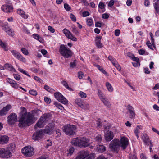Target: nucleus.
I'll use <instances>...</instances> for the list:
<instances>
[{
	"instance_id": "f257e3e1",
	"label": "nucleus",
	"mask_w": 159,
	"mask_h": 159,
	"mask_svg": "<svg viewBox=\"0 0 159 159\" xmlns=\"http://www.w3.org/2000/svg\"><path fill=\"white\" fill-rule=\"evenodd\" d=\"M33 117V115L30 112L23 114L19 121V126L22 128L29 126V124L32 122Z\"/></svg>"
},
{
	"instance_id": "f03ea898",
	"label": "nucleus",
	"mask_w": 159,
	"mask_h": 159,
	"mask_svg": "<svg viewBox=\"0 0 159 159\" xmlns=\"http://www.w3.org/2000/svg\"><path fill=\"white\" fill-rule=\"evenodd\" d=\"M59 52L61 56L65 58L70 57L72 55L71 50L63 44L60 45L59 49Z\"/></svg>"
},
{
	"instance_id": "7ed1b4c3",
	"label": "nucleus",
	"mask_w": 159,
	"mask_h": 159,
	"mask_svg": "<svg viewBox=\"0 0 159 159\" xmlns=\"http://www.w3.org/2000/svg\"><path fill=\"white\" fill-rule=\"evenodd\" d=\"M76 126L74 125H66L64 126L62 129L65 134L68 136L73 135L75 134Z\"/></svg>"
},
{
	"instance_id": "20e7f679",
	"label": "nucleus",
	"mask_w": 159,
	"mask_h": 159,
	"mask_svg": "<svg viewBox=\"0 0 159 159\" xmlns=\"http://www.w3.org/2000/svg\"><path fill=\"white\" fill-rule=\"evenodd\" d=\"M94 157L87 151H80L78 153L75 159H93Z\"/></svg>"
},
{
	"instance_id": "39448f33",
	"label": "nucleus",
	"mask_w": 159,
	"mask_h": 159,
	"mask_svg": "<svg viewBox=\"0 0 159 159\" xmlns=\"http://www.w3.org/2000/svg\"><path fill=\"white\" fill-rule=\"evenodd\" d=\"M21 152L25 156L30 157L34 154V149L31 147L26 146L22 149Z\"/></svg>"
},
{
	"instance_id": "423d86ee",
	"label": "nucleus",
	"mask_w": 159,
	"mask_h": 159,
	"mask_svg": "<svg viewBox=\"0 0 159 159\" xmlns=\"http://www.w3.org/2000/svg\"><path fill=\"white\" fill-rule=\"evenodd\" d=\"M119 144L120 146L123 149H125L128 146L129 142L128 139L124 136L121 137L120 140L118 139Z\"/></svg>"
},
{
	"instance_id": "0eeeda50",
	"label": "nucleus",
	"mask_w": 159,
	"mask_h": 159,
	"mask_svg": "<svg viewBox=\"0 0 159 159\" xmlns=\"http://www.w3.org/2000/svg\"><path fill=\"white\" fill-rule=\"evenodd\" d=\"M118 142V139H114L110 143L109 147L112 151H116L119 149L120 146Z\"/></svg>"
},
{
	"instance_id": "6e6552de",
	"label": "nucleus",
	"mask_w": 159,
	"mask_h": 159,
	"mask_svg": "<svg viewBox=\"0 0 159 159\" xmlns=\"http://www.w3.org/2000/svg\"><path fill=\"white\" fill-rule=\"evenodd\" d=\"M55 98L60 102L64 104H66L68 103L67 100L60 93L58 92L54 93Z\"/></svg>"
},
{
	"instance_id": "1a4fd4ad",
	"label": "nucleus",
	"mask_w": 159,
	"mask_h": 159,
	"mask_svg": "<svg viewBox=\"0 0 159 159\" xmlns=\"http://www.w3.org/2000/svg\"><path fill=\"white\" fill-rule=\"evenodd\" d=\"M11 157L10 152L8 151L7 149L0 148V157L8 158Z\"/></svg>"
},
{
	"instance_id": "9d476101",
	"label": "nucleus",
	"mask_w": 159,
	"mask_h": 159,
	"mask_svg": "<svg viewBox=\"0 0 159 159\" xmlns=\"http://www.w3.org/2000/svg\"><path fill=\"white\" fill-rule=\"evenodd\" d=\"M11 52L15 57L18 60L24 63L26 62V59L16 51L12 50L11 51Z\"/></svg>"
},
{
	"instance_id": "9b49d317",
	"label": "nucleus",
	"mask_w": 159,
	"mask_h": 159,
	"mask_svg": "<svg viewBox=\"0 0 159 159\" xmlns=\"http://www.w3.org/2000/svg\"><path fill=\"white\" fill-rule=\"evenodd\" d=\"M62 31L66 36L68 39L74 41H76L77 40V39L67 29L65 28Z\"/></svg>"
},
{
	"instance_id": "f8f14e48",
	"label": "nucleus",
	"mask_w": 159,
	"mask_h": 159,
	"mask_svg": "<svg viewBox=\"0 0 159 159\" xmlns=\"http://www.w3.org/2000/svg\"><path fill=\"white\" fill-rule=\"evenodd\" d=\"M17 120V116L15 113L11 114L8 117V121L11 125L14 124Z\"/></svg>"
},
{
	"instance_id": "ddd939ff",
	"label": "nucleus",
	"mask_w": 159,
	"mask_h": 159,
	"mask_svg": "<svg viewBox=\"0 0 159 159\" xmlns=\"http://www.w3.org/2000/svg\"><path fill=\"white\" fill-rule=\"evenodd\" d=\"M43 131L41 129L34 133L32 137L34 140H37L43 137Z\"/></svg>"
},
{
	"instance_id": "4468645a",
	"label": "nucleus",
	"mask_w": 159,
	"mask_h": 159,
	"mask_svg": "<svg viewBox=\"0 0 159 159\" xmlns=\"http://www.w3.org/2000/svg\"><path fill=\"white\" fill-rule=\"evenodd\" d=\"M54 129L53 126L49 124L46 126L45 128L43 131V133H45L51 135L52 134L53 132Z\"/></svg>"
},
{
	"instance_id": "2eb2a0df",
	"label": "nucleus",
	"mask_w": 159,
	"mask_h": 159,
	"mask_svg": "<svg viewBox=\"0 0 159 159\" xmlns=\"http://www.w3.org/2000/svg\"><path fill=\"white\" fill-rule=\"evenodd\" d=\"M108 58L109 60L112 62L113 65L119 70L120 71L121 70V68L120 66L118 64L116 60L111 56H109Z\"/></svg>"
},
{
	"instance_id": "dca6fc26",
	"label": "nucleus",
	"mask_w": 159,
	"mask_h": 159,
	"mask_svg": "<svg viewBox=\"0 0 159 159\" xmlns=\"http://www.w3.org/2000/svg\"><path fill=\"white\" fill-rule=\"evenodd\" d=\"M80 143L79 147H86L88 145V143L89 141V140L86 138H80Z\"/></svg>"
},
{
	"instance_id": "f3484780",
	"label": "nucleus",
	"mask_w": 159,
	"mask_h": 159,
	"mask_svg": "<svg viewBox=\"0 0 159 159\" xmlns=\"http://www.w3.org/2000/svg\"><path fill=\"white\" fill-rule=\"evenodd\" d=\"M114 136L113 132L110 131H107L105 133L104 137L107 141H111L113 139Z\"/></svg>"
},
{
	"instance_id": "a211bd4d",
	"label": "nucleus",
	"mask_w": 159,
	"mask_h": 159,
	"mask_svg": "<svg viewBox=\"0 0 159 159\" xmlns=\"http://www.w3.org/2000/svg\"><path fill=\"white\" fill-rule=\"evenodd\" d=\"M127 108L129 113V118L131 119L134 118L135 113L133 107L130 105H128Z\"/></svg>"
},
{
	"instance_id": "6ab92c4d",
	"label": "nucleus",
	"mask_w": 159,
	"mask_h": 159,
	"mask_svg": "<svg viewBox=\"0 0 159 159\" xmlns=\"http://www.w3.org/2000/svg\"><path fill=\"white\" fill-rule=\"evenodd\" d=\"M2 29L6 32L7 34L11 36H13L14 35V33L10 27L7 25H5L2 26Z\"/></svg>"
},
{
	"instance_id": "aec40b11",
	"label": "nucleus",
	"mask_w": 159,
	"mask_h": 159,
	"mask_svg": "<svg viewBox=\"0 0 159 159\" xmlns=\"http://www.w3.org/2000/svg\"><path fill=\"white\" fill-rule=\"evenodd\" d=\"M1 9L4 12L7 13L12 12L13 8L10 5H4L2 6Z\"/></svg>"
},
{
	"instance_id": "412c9836",
	"label": "nucleus",
	"mask_w": 159,
	"mask_h": 159,
	"mask_svg": "<svg viewBox=\"0 0 159 159\" xmlns=\"http://www.w3.org/2000/svg\"><path fill=\"white\" fill-rule=\"evenodd\" d=\"M141 139L144 142V144L149 145V142L150 141L147 134L145 133H143L141 135Z\"/></svg>"
},
{
	"instance_id": "4be33fe9",
	"label": "nucleus",
	"mask_w": 159,
	"mask_h": 159,
	"mask_svg": "<svg viewBox=\"0 0 159 159\" xmlns=\"http://www.w3.org/2000/svg\"><path fill=\"white\" fill-rule=\"evenodd\" d=\"M11 106L7 105L2 110H0V115L3 116L6 115L7 112L11 108Z\"/></svg>"
},
{
	"instance_id": "5701e85b",
	"label": "nucleus",
	"mask_w": 159,
	"mask_h": 159,
	"mask_svg": "<svg viewBox=\"0 0 159 159\" xmlns=\"http://www.w3.org/2000/svg\"><path fill=\"white\" fill-rule=\"evenodd\" d=\"M46 122V121L44 118L41 117L34 126V128H36L37 127L39 128L42 127L43 125V123Z\"/></svg>"
},
{
	"instance_id": "b1692460",
	"label": "nucleus",
	"mask_w": 159,
	"mask_h": 159,
	"mask_svg": "<svg viewBox=\"0 0 159 159\" xmlns=\"http://www.w3.org/2000/svg\"><path fill=\"white\" fill-rule=\"evenodd\" d=\"M9 139V138L6 135L0 136V144H4L7 143Z\"/></svg>"
},
{
	"instance_id": "393cba45",
	"label": "nucleus",
	"mask_w": 159,
	"mask_h": 159,
	"mask_svg": "<svg viewBox=\"0 0 159 159\" xmlns=\"http://www.w3.org/2000/svg\"><path fill=\"white\" fill-rule=\"evenodd\" d=\"M101 36L96 37L95 39V43L96 46L98 48H101L103 47L102 44L101 43Z\"/></svg>"
},
{
	"instance_id": "a878e982",
	"label": "nucleus",
	"mask_w": 159,
	"mask_h": 159,
	"mask_svg": "<svg viewBox=\"0 0 159 159\" xmlns=\"http://www.w3.org/2000/svg\"><path fill=\"white\" fill-rule=\"evenodd\" d=\"M101 101L108 108L110 109L111 108V105L106 97L102 100Z\"/></svg>"
},
{
	"instance_id": "bb28decb",
	"label": "nucleus",
	"mask_w": 159,
	"mask_h": 159,
	"mask_svg": "<svg viewBox=\"0 0 159 159\" xmlns=\"http://www.w3.org/2000/svg\"><path fill=\"white\" fill-rule=\"evenodd\" d=\"M75 103L79 106L81 108H82V107H83V105L84 104V102L83 100L81 98H77L75 100Z\"/></svg>"
},
{
	"instance_id": "cd10ccee",
	"label": "nucleus",
	"mask_w": 159,
	"mask_h": 159,
	"mask_svg": "<svg viewBox=\"0 0 159 159\" xmlns=\"http://www.w3.org/2000/svg\"><path fill=\"white\" fill-rule=\"evenodd\" d=\"M15 146L14 144H11L7 148L8 151L10 152L11 155L12 152H13L15 151Z\"/></svg>"
},
{
	"instance_id": "c85d7f7f",
	"label": "nucleus",
	"mask_w": 159,
	"mask_h": 159,
	"mask_svg": "<svg viewBox=\"0 0 159 159\" xmlns=\"http://www.w3.org/2000/svg\"><path fill=\"white\" fill-rule=\"evenodd\" d=\"M80 138H77L73 139L71 142V143L73 145L79 146V143H80Z\"/></svg>"
},
{
	"instance_id": "c756f323",
	"label": "nucleus",
	"mask_w": 159,
	"mask_h": 159,
	"mask_svg": "<svg viewBox=\"0 0 159 159\" xmlns=\"http://www.w3.org/2000/svg\"><path fill=\"white\" fill-rule=\"evenodd\" d=\"M17 13L20 15L21 16L24 18L26 19L28 18V16L25 14V12L23 11L20 9H18L17 11Z\"/></svg>"
},
{
	"instance_id": "7c9ffc66",
	"label": "nucleus",
	"mask_w": 159,
	"mask_h": 159,
	"mask_svg": "<svg viewBox=\"0 0 159 159\" xmlns=\"http://www.w3.org/2000/svg\"><path fill=\"white\" fill-rule=\"evenodd\" d=\"M33 37L41 43H42L43 41V39L42 37L40 36L38 34H33Z\"/></svg>"
},
{
	"instance_id": "2f4dec72",
	"label": "nucleus",
	"mask_w": 159,
	"mask_h": 159,
	"mask_svg": "<svg viewBox=\"0 0 159 159\" xmlns=\"http://www.w3.org/2000/svg\"><path fill=\"white\" fill-rule=\"evenodd\" d=\"M97 150L100 153L104 152L106 150V148L102 145H98L97 147Z\"/></svg>"
},
{
	"instance_id": "473e14b6",
	"label": "nucleus",
	"mask_w": 159,
	"mask_h": 159,
	"mask_svg": "<svg viewBox=\"0 0 159 159\" xmlns=\"http://www.w3.org/2000/svg\"><path fill=\"white\" fill-rule=\"evenodd\" d=\"M106 86L108 91L110 92H112L113 90V89L111 84L109 82H106L105 83Z\"/></svg>"
},
{
	"instance_id": "72a5a7b5",
	"label": "nucleus",
	"mask_w": 159,
	"mask_h": 159,
	"mask_svg": "<svg viewBox=\"0 0 159 159\" xmlns=\"http://www.w3.org/2000/svg\"><path fill=\"white\" fill-rule=\"evenodd\" d=\"M86 23L87 25L89 27H90L92 25H93V22L92 18H87Z\"/></svg>"
},
{
	"instance_id": "f704fd0d",
	"label": "nucleus",
	"mask_w": 159,
	"mask_h": 159,
	"mask_svg": "<svg viewBox=\"0 0 159 159\" xmlns=\"http://www.w3.org/2000/svg\"><path fill=\"white\" fill-rule=\"evenodd\" d=\"M143 128V126L141 125H137L134 129V134H139L140 133L139 129L142 130Z\"/></svg>"
},
{
	"instance_id": "c9c22d12",
	"label": "nucleus",
	"mask_w": 159,
	"mask_h": 159,
	"mask_svg": "<svg viewBox=\"0 0 159 159\" xmlns=\"http://www.w3.org/2000/svg\"><path fill=\"white\" fill-rule=\"evenodd\" d=\"M105 5L102 2H100L99 3L98 7L102 10V12L105 11Z\"/></svg>"
},
{
	"instance_id": "e433bc0d",
	"label": "nucleus",
	"mask_w": 159,
	"mask_h": 159,
	"mask_svg": "<svg viewBox=\"0 0 159 159\" xmlns=\"http://www.w3.org/2000/svg\"><path fill=\"white\" fill-rule=\"evenodd\" d=\"M72 31L75 35H78L79 34V31L77 30L76 27L75 26H72Z\"/></svg>"
},
{
	"instance_id": "4c0bfd02",
	"label": "nucleus",
	"mask_w": 159,
	"mask_h": 159,
	"mask_svg": "<svg viewBox=\"0 0 159 159\" xmlns=\"http://www.w3.org/2000/svg\"><path fill=\"white\" fill-rule=\"evenodd\" d=\"M153 6L156 13L159 14V4L156 2L153 4Z\"/></svg>"
},
{
	"instance_id": "58836bf2",
	"label": "nucleus",
	"mask_w": 159,
	"mask_h": 159,
	"mask_svg": "<svg viewBox=\"0 0 159 159\" xmlns=\"http://www.w3.org/2000/svg\"><path fill=\"white\" fill-rule=\"evenodd\" d=\"M98 95L101 101L106 97L104 94L100 90H98Z\"/></svg>"
},
{
	"instance_id": "ea45409f",
	"label": "nucleus",
	"mask_w": 159,
	"mask_h": 159,
	"mask_svg": "<svg viewBox=\"0 0 159 159\" xmlns=\"http://www.w3.org/2000/svg\"><path fill=\"white\" fill-rule=\"evenodd\" d=\"M61 83L64 87H65L66 89H68L70 91L72 90V89L71 88H70L69 87L68 84L65 80H63L61 82Z\"/></svg>"
},
{
	"instance_id": "a19ab883",
	"label": "nucleus",
	"mask_w": 159,
	"mask_h": 159,
	"mask_svg": "<svg viewBox=\"0 0 159 159\" xmlns=\"http://www.w3.org/2000/svg\"><path fill=\"white\" fill-rule=\"evenodd\" d=\"M54 104L58 108L60 109V110H62L64 109V108L63 107V106L58 102H55L54 103Z\"/></svg>"
},
{
	"instance_id": "79ce46f5",
	"label": "nucleus",
	"mask_w": 159,
	"mask_h": 159,
	"mask_svg": "<svg viewBox=\"0 0 159 159\" xmlns=\"http://www.w3.org/2000/svg\"><path fill=\"white\" fill-rule=\"evenodd\" d=\"M55 131L56 132V137H59L61 135V131L60 129H55Z\"/></svg>"
},
{
	"instance_id": "37998d69",
	"label": "nucleus",
	"mask_w": 159,
	"mask_h": 159,
	"mask_svg": "<svg viewBox=\"0 0 159 159\" xmlns=\"http://www.w3.org/2000/svg\"><path fill=\"white\" fill-rule=\"evenodd\" d=\"M51 115L49 113L48 114H45L43 115L41 117H43L45 119V120L47 121H48V119L50 117H51Z\"/></svg>"
},
{
	"instance_id": "c03bdc74",
	"label": "nucleus",
	"mask_w": 159,
	"mask_h": 159,
	"mask_svg": "<svg viewBox=\"0 0 159 159\" xmlns=\"http://www.w3.org/2000/svg\"><path fill=\"white\" fill-rule=\"evenodd\" d=\"M129 159H138L136 155L134 153L129 154Z\"/></svg>"
},
{
	"instance_id": "a18cd8bd",
	"label": "nucleus",
	"mask_w": 159,
	"mask_h": 159,
	"mask_svg": "<svg viewBox=\"0 0 159 159\" xmlns=\"http://www.w3.org/2000/svg\"><path fill=\"white\" fill-rule=\"evenodd\" d=\"M79 95L81 98H86L87 97L86 94L82 91L80 92L79 93Z\"/></svg>"
},
{
	"instance_id": "49530a36",
	"label": "nucleus",
	"mask_w": 159,
	"mask_h": 159,
	"mask_svg": "<svg viewBox=\"0 0 159 159\" xmlns=\"http://www.w3.org/2000/svg\"><path fill=\"white\" fill-rule=\"evenodd\" d=\"M18 70L19 71H20L21 73H23V74L26 75L30 77V76L28 74L27 72L25 71V70L23 69L19 68L18 69Z\"/></svg>"
},
{
	"instance_id": "de8ad7c7",
	"label": "nucleus",
	"mask_w": 159,
	"mask_h": 159,
	"mask_svg": "<svg viewBox=\"0 0 159 159\" xmlns=\"http://www.w3.org/2000/svg\"><path fill=\"white\" fill-rule=\"evenodd\" d=\"M22 53L25 55H28L29 54V52L27 50L24 48H22L21 49Z\"/></svg>"
},
{
	"instance_id": "09e8293b",
	"label": "nucleus",
	"mask_w": 159,
	"mask_h": 159,
	"mask_svg": "<svg viewBox=\"0 0 159 159\" xmlns=\"http://www.w3.org/2000/svg\"><path fill=\"white\" fill-rule=\"evenodd\" d=\"M64 7L65 9L67 11H69L71 9L70 7L67 3H65L64 4Z\"/></svg>"
},
{
	"instance_id": "8fccbe9b",
	"label": "nucleus",
	"mask_w": 159,
	"mask_h": 159,
	"mask_svg": "<svg viewBox=\"0 0 159 159\" xmlns=\"http://www.w3.org/2000/svg\"><path fill=\"white\" fill-rule=\"evenodd\" d=\"M74 151V149L73 147H70L68 150V155L70 156L73 153Z\"/></svg>"
},
{
	"instance_id": "3c124183",
	"label": "nucleus",
	"mask_w": 159,
	"mask_h": 159,
	"mask_svg": "<svg viewBox=\"0 0 159 159\" xmlns=\"http://www.w3.org/2000/svg\"><path fill=\"white\" fill-rule=\"evenodd\" d=\"M44 89L48 91L51 93L53 91L52 89L47 85H45L44 86Z\"/></svg>"
},
{
	"instance_id": "603ef678",
	"label": "nucleus",
	"mask_w": 159,
	"mask_h": 159,
	"mask_svg": "<svg viewBox=\"0 0 159 159\" xmlns=\"http://www.w3.org/2000/svg\"><path fill=\"white\" fill-rule=\"evenodd\" d=\"M0 46L2 48H3L5 50L7 51V48L6 47V45L3 43L2 41L0 39Z\"/></svg>"
},
{
	"instance_id": "864d4df0",
	"label": "nucleus",
	"mask_w": 159,
	"mask_h": 159,
	"mask_svg": "<svg viewBox=\"0 0 159 159\" xmlns=\"http://www.w3.org/2000/svg\"><path fill=\"white\" fill-rule=\"evenodd\" d=\"M29 92L30 94L34 96H36L37 94V92L36 90L33 89L30 90H29Z\"/></svg>"
},
{
	"instance_id": "5fc2aeb1",
	"label": "nucleus",
	"mask_w": 159,
	"mask_h": 159,
	"mask_svg": "<svg viewBox=\"0 0 159 159\" xmlns=\"http://www.w3.org/2000/svg\"><path fill=\"white\" fill-rule=\"evenodd\" d=\"M102 137L100 135H98L95 138V140L97 142H100L102 140Z\"/></svg>"
},
{
	"instance_id": "6e6d98bb",
	"label": "nucleus",
	"mask_w": 159,
	"mask_h": 159,
	"mask_svg": "<svg viewBox=\"0 0 159 159\" xmlns=\"http://www.w3.org/2000/svg\"><path fill=\"white\" fill-rule=\"evenodd\" d=\"M82 108L85 109H89V104L84 103L83 107H82Z\"/></svg>"
},
{
	"instance_id": "4d7b16f0",
	"label": "nucleus",
	"mask_w": 159,
	"mask_h": 159,
	"mask_svg": "<svg viewBox=\"0 0 159 159\" xmlns=\"http://www.w3.org/2000/svg\"><path fill=\"white\" fill-rule=\"evenodd\" d=\"M11 86L15 89H17L18 87V84L15 81L12 84H11Z\"/></svg>"
},
{
	"instance_id": "13d9d810",
	"label": "nucleus",
	"mask_w": 159,
	"mask_h": 159,
	"mask_svg": "<svg viewBox=\"0 0 159 159\" xmlns=\"http://www.w3.org/2000/svg\"><path fill=\"white\" fill-rule=\"evenodd\" d=\"M146 45H147L148 47L150 49L152 50H153V48L152 47V45L151 43H150L149 41H148L146 42Z\"/></svg>"
},
{
	"instance_id": "bf43d9fd",
	"label": "nucleus",
	"mask_w": 159,
	"mask_h": 159,
	"mask_svg": "<svg viewBox=\"0 0 159 159\" xmlns=\"http://www.w3.org/2000/svg\"><path fill=\"white\" fill-rule=\"evenodd\" d=\"M13 76L14 78L17 80H20L21 78L20 76L19 75L14 74Z\"/></svg>"
},
{
	"instance_id": "052dcab7",
	"label": "nucleus",
	"mask_w": 159,
	"mask_h": 159,
	"mask_svg": "<svg viewBox=\"0 0 159 159\" xmlns=\"http://www.w3.org/2000/svg\"><path fill=\"white\" fill-rule=\"evenodd\" d=\"M76 60H75L73 62L70 63V66L71 68H73L76 66Z\"/></svg>"
},
{
	"instance_id": "680f3d73",
	"label": "nucleus",
	"mask_w": 159,
	"mask_h": 159,
	"mask_svg": "<svg viewBox=\"0 0 159 159\" xmlns=\"http://www.w3.org/2000/svg\"><path fill=\"white\" fill-rule=\"evenodd\" d=\"M89 13L87 11H84L82 13V16L83 17H85L90 15Z\"/></svg>"
},
{
	"instance_id": "e2e57ef3",
	"label": "nucleus",
	"mask_w": 159,
	"mask_h": 159,
	"mask_svg": "<svg viewBox=\"0 0 159 159\" xmlns=\"http://www.w3.org/2000/svg\"><path fill=\"white\" fill-rule=\"evenodd\" d=\"M44 99L45 102L48 104L50 103L51 102V100L47 97H45Z\"/></svg>"
},
{
	"instance_id": "0e129e2a",
	"label": "nucleus",
	"mask_w": 159,
	"mask_h": 159,
	"mask_svg": "<svg viewBox=\"0 0 159 159\" xmlns=\"http://www.w3.org/2000/svg\"><path fill=\"white\" fill-rule=\"evenodd\" d=\"M97 127L98 128H100L102 126V123L100 120H98L97 121Z\"/></svg>"
},
{
	"instance_id": "69168bd1",
	"label": "nucleus",
	"mask_w": 159,
	"mask_h": 159,
	"mask_svg": "<svg viewBox=\"0 0 159 159\" xmlns=\"http://www.w3.org/2000/svg\"><path fill=\"white\" fill-rule=\"evenodd\" d=\"M48 30L50 31L52 33H53L55 31V29L50 26H49L48 27Z\"/></svg>"
},
{
	"instance_id": "338daca9",
	"label": "nucleus",
	"mask_w": 159,
	"mask_h": 159,
	"mask_svg": "<svg viewBox=\"0 0 159 159\" xmlns=\"http://www.w3.org/2000/svg\"><path fill=\"white\" fill-rule=\"evenodd\" d=\"M70 17L71 20L74 22L76 21V18L75 16L72 14H70Z\"/></svg>"
},
{
	"instance_id": "774afa93",
	"label": "nucleus",
	"mask_w": 159,
	"mask_h": 159,
	"mask_svg": "<svg viewBox=\"0 0 159 159\" xmlns=\"http://www.w3.org/2000/svg\"><path fill=\"white\" fill-rule=\"evenodd\" d=\"M95 26L97 27H101L102 25L101 23L100 22L97 21L95 23Z\"/></svg>"
}]
</instances>
